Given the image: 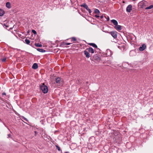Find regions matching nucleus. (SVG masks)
Instances as JSON below:
<instances>
[{
    "mask_svg": "<svg viewBox=\"0 0 153 153\" xmlns=\"http://www.w3.org/2000/svg\"><path fill=\"white\" fill-rule=\"evenodd\" d=\"M4 26H5V24H4Z\"/></svg>",
    "mask_w": 153,
    "mask_h": 153,
    "instance_id": "nucleus-37",
    "label": "nucleus"
},
{
    "mask_svg": "<svg viewBox=\"0 0 153 153\" xmlns=\"http://www.w3.org/2000/svg\"><path fill=\"white\" fill-rule=\"evenodd\" d=\"M71 44V43H65V44L66 45H70Z\"/></svg>",
    "mask_w": 153,
    "mask_h": 153,
    "instance_id": "nucleus-27",
    "label": "nucleus"
},
{
    "mask_svg": "<svg viewBox=\"0 0 153 153\" xmlns=\"http://www.w3.org/2000/svg\"><path fill=\"white\" fill-rule=\"evenodd\" d=\"M88 44L90 45L91 46L95 48H97V46L94 43H89Z\"/></svg>",
    "mask_w": 153,
    "mask_h": 153,
    "instance_id": "nucleus-13",
    "label": "nucleus"
},
{
    "mask_svg": "<svg viewBox=\"0 0 153 153\" xmlns=\"http://www.w3.org/2000/svg\"><path fill=\"white\" fill-rule=\"evenodd\" d=\"M133 0V1H135L136 0Z\"/></svg>",
    "mask_w": 153,
    "mask_h": 153,
    "instance_id": "nucleus-35",
    "label": "nucleus"
},
{
    "mask_svg": "<svg viewBox=\"0 0 153 153\" xmlns=\"http://www.w3.org/2000/svg\"><path fill=\"white\" fill-rule=\"evenodd\" d=\"M111 22L114 25H115V26L118 25V22L117 21L115 20L112 19L111 20Z\"/></svg>",
    "mask_w": 153,
    "mask_h": 153,
    "instance_id": "nucleus-10",
    "label": "nucleus"
},
{
    "mask_svg": "<svg viewBox=\"0 0 153 153\" xmlns=\"http://www.w3.org/2000/svg\"><path fill=\"white\" fill-rule=\"evenodd\" d=\"M83 6L87 10H88L89 13H90L91 12V10L89 9L87 5L86 4H84L83 5Z\"/></svg>",
    "mask_w": 153,
    "mask_h": 153,
    "instance_id": "nucleus-7",
    "label": "nucleus"
},
{
    "mask_svg": "<svg viewBox=\"0 0 153 153\" xmlns=\"http://www.w3.org/2000/svg\"><path fill=\"white\" fill-rule=\"evenodd\" d=\"M94 13H95L97 14L98 15H99L100 12L99 10L98 9H96L94 10Z\"/></svg>",
    "mask_w": 153,
    "mask_h": 153,
    "instance_id": "nucleus-17",
    "label": "nucleus"
},
{
    "mask_svg": "<svg viewBox=\"0 0 153 153\" xmlns=\"http://www.w3.org/2000/svg\"><path fill=\"white\" fill-rule=\"evenodd\" d=\"M103 18V16H100V18H101V19H102Z\"/></svg>",
    "mask_w": 153,
    "mask_h": 153,
    "instance_id": "nucleus-32",
    "label": "nucleus"
},
{
    "mask_svg": "<svg viewBox=\"0 0 153 153\" xmlns=\"http://www.w3.org/2000/svg\"><path fill=\"white\" fill-rule=\"evenodd\" d=\"M115 28L117 30H121V26L120 25H116L115 26Z\"/></svg>",
    "mask_w": 153,
    "mask_h": 153,
    "instance_id": "nucleus-8",
    "label": "nucleus"
},
{
    "mask_svg": "<svg viewBox=\"0 0 153 153\" xmlns=\"http://www.w3.org/2000/svg\"><path fill=\"white\" fill-rule=\"evenodd\" d=\"M6 58H4L3 59H1V60L2 62H5L6 61Z\"/></svg>",
    "mask_w": 153,
    "mask_h": 153,
    "instance_id": "nucleus-22",
    "label": "nucleus"
},
{
    "mask_svg": "<svg viewBox=\"0 0 153 153\" xmlns=\"http://www.w3.org/2000/svg\"><path fill=\"white\" fill-rule=\"evenodd\" d=\"M25 42L28 45L29 44L30 42V41L27 39H25Z\"/></svg>",
    "mask_w": 153,
    "mask_h": 153,
    "instance_id": "nucleus-18",
    "label": "nucleus"
},
{
    "mask_svg": "<svg viewBox=\"0 0 153 153\" xmlns=\"http://www.w3.org/2000/svg\"><path fill=\"white\" fill-rule=\"evenodd\" d=\"M6 27H8V26H6Z\"/></svg>",
    "mask_w": 153,
    "mask_h": 153,
    "instance_id": "nucleus-36",
    "label": "nucleus"
},
{
    "mask_svg": "<svg viewBox=\"0 0 153 153\" xmlns=\"http://www.w3.org/2000/svg\"><path fill=\"white\" fill-rule=\"evenodd\" d=\"M32 32L35 34H36L37 33L36 31L33 30H32Z\"/></svg>",
    "mask_w": 153,
    "mask_h": 153,
    "instance_id": "nucleus-24",
    "label": "nucleus"
},
{
    "mask_svg": "<svg viewBox=\"0 0 153 153\" xmlns=\"http://www.w3.org/2000/svg\"><path fill=\"white\" fill-rule=\"evenodd\" d=\"M37 50L38 51L41 52H44L45 51V50L39 48L37 49Z\"/></svg>",
    "mask_w": 153,
    "mask_h": 153,
    "instance_id": "nucleus-19",
    "label": "nucleus"
},
{
    "mask_svg": "<svg viewBox=\"0 0 153 153\" xmlns=\"http://www.w3.org/2000/svg\"><path fill=\"white\" fill-rule=\"evenodd\" d=\"M6 7L8 8H11V5L10 4L9 2H7L6 4Z\"/></svg>",
    "mask_w": 153,
    "mask_h": 153,
    "instance_id": "nucleus-14",
    "label": "nucleus"
},
{
    "mask_svg": "<svg viewBox=\"0 0 153 153\" xmlns=\"http://www.w3.org/2000/svg\"><path fill=\"white\" fill-rule=\"evenodd\" d=\"M4 11L2 9H0V16H3L4 14Z\"/></svg>",
    "mask_w": 153,
    "mask_h": 153,
    "instance_id": "nucleus-15",
    "label": "nucleus"
},
{
    "mask_svg": "<svg viewBox=\"0 0 153 153\" xmlns=\"http://www.w3.org/2000/svg\"><path fill=\"white\" fill-rule=\"evenodd\" d=\"M6 95V94L5 93V92H3L2 93V95Z\"/></svg>",
    "mask_w": 153,
    "mask_h": 153,
    "instance_id": "nucleus-29",
    "label": "nucleus"
},
{
    "mask_svg": "<svg viewBox=\"0 0 153 153\" xmlns=\"http://www.w3.org/2000/svg\"><path fill=\"white\" fill-rule=\"evenodd\" d=\"M95 16L96 18H98L99 17V15H95Z\"/></svg>",
    "mask_w": 153,
    "mask_h": 153,
    "instance_id": "nucleus-26",
    "label": "nucleus"
},
{
    "mask_svg": "<svg viewBox=\"0 0 153 153\" xmlns=\"http://www.w3.org/2000/svg\"><path fill=\"white\" fill-rule=\"evenodd\" d=\"M64 153H69L68 152H65Z\"/></svg>",
    "mask_w": 153,
    "mask_h": 153,
    "instance_id": "nucleus-34",
    "label": "nucleus"
},
{
    "mask_svg": "<svg viewBox=\"0 0 153 153\" xmlns=\"http://www.w3.org/2000/svg\"><path fill=\"white\" fill-rule=\"evenodd\" d=\"M131 53H135L134 51H131L130 52V56H132V55H131Z\"/></svg>",
    "mask_w": 153,
    "mask_h": 153,
    "instance_id": "nucleus-25",
    "label": "nucleus"
},
{
    "mask_svg": "<svg viewBox=\"0 0 153 153\" xmlns=\"http://www.w3.org/2000/svg\"><path fill=\"white\" fill-rule=\"evenodd\" d=\"M8 138H9V137H11V134H8Z\"/></svg>",
    "mask_w": 153,
    "mask_h": 153,
    "instance_id": "nucleus-28",
    "label": "nucleus"
},
{
    "mask_svg": "<svg viewBox=\"0 0 153 153\" xmlns=\"http://www.w3.org/2000/svg\"><path fill=\"white\" fill-rule=\"evenodd\" d=\"M146 48V46L145 44H143L142 46L140 47L139 49L140 51H143Z\"/></svg>",
    "mask_w": 153,
    "mask_h": 153,
    "instance_id": "nucleus-5",
    "label": "nucleus"
},
{
    "mask_svg": "<svg viewBox=\"0 0 153 153\" xmlns=\"http://www.w3.org/2000/svg\"><path fill=\"white\" fill-rule=\"evenodd\" d=\"M40 88L43 93L45 94L48 92V87L46 85H45L44 83H43L42 85L40 86Z\"/></svg>",
    "mask_w": 153,
    "mask_h": 153,
    "instance_id": "nucleus-1",
    "label": "nucleus"
},
{
    "mask_svg": "<svg viewBox=\"0 0 153 153\" xmlns=\"http://www.w3.org/2000/svg\"><path fill=\"white\" fill-rule=\"evenodd\" d=\"M35 136H36V135L37 134V132H36V131H35Z\"/></svg>",
    "mask_w": 153,
    "mask_h": 153,
    "instance_id": "nucleus-30",
    "label": "nucleus"
},
{
    "mask_svg": "<svg viewBox=\"0 0 153 153\" xmlns=\"http://www.w3.org/2000/svg\"><path fill=\"white\" fill-rule=\"evenodd\" d=\"M55 82L58 85H60L62 84V82L61 80V79L59 77H57L56 79Z\"/></svg>",
    "mask_w": 153,
    "mask_h": 153,
    "instance_id": "nucleus-2",
    "label": "nucleus"
},
{
    "mask_svg": "<svg viewBox=\"0 0 153 153\" xmlns=\"http://www.w3.org/2000/svg\"><path fill=\"white\" fill-rule=\"evenodd\" d=\"M110 33L114 38L116 39L117 38V33L116 31H112Z\"/></svg>",
    "mask_w": 153,
    "mask_h": 153,
    "instance_id": "nucleus-3",
    "label": "nucleus"
},
{
    "mask_svg": "<svg viewBox=\"0 0 153 153\" xmlns=\"http://www.w3.org/2000/svg\"><path fill=\"white\" fill-rule=\"evenodd\" d=\"M106 53L108 56H110L112 54L111 51L109 49H108L106 50Z\"/></svg>",
    "mask_w": 153,
    "mask_h": 153,
    "instance_id": "nucleus-6",
    "label": "nucleus"
},
{
    "mask_svg": "<svg viewBox=\"0 0 153 153\" xmlns=\"http://www.w3.org/2000/svg\"><path fill=\"white\" fill-rule=\"evenodd\" d=\"M132 6L131 5V4L128 5V6L127 7V8H126V11L127 12L130 13L131 11V10H132Z\"/></svg>",
    "mask_w": 153,
    "mask_h": 153,
    "instance_id": "nucleus-4",
    "label": "nucleus"
},
{
    "mask_svg": "<svg viewBox=\"0 0 153 153\" xmlns=\"http://www.w3.org/2000/svg\"><path fill=\"white\" fill-rule=\"evenodd\" d=\"M24 119L25 120H27V119L25 118H24Z\"/></svg>",
    "mask_w": 153,
    "mask_h": 153,
    "instance_id": "nucleus-33",
    "label": "nucleus"
},
{
    "mask_svg": "<svg viewBox=\"0 0 153 153\" xmlns=\"http://www.w3.org/2000/svg\"><path fill=\"white\" fill-rule=\"evenodd\" d=\"M86 50H88L89 52L91 53H94V50L92 48L90 47L86 49Z\"/></svg>",
    "mask_w": 153,
    "mask_h": 153,
    "instance_id": "nucleus-9",
    "label": "nucleus"
},
{
    "mask_svg": "<svg viewBox=\"0 0 153 153\" xmlns=\"http://www.w3.org/2000/svg\"><path fill=\"white\" fill-rule=\"evenodd\" d=\"M107 20L108 21L109 20V17L108 16H107Z\"/></svg>",
    "mask_w": 153,
    "mask_h": 153,
    "instance_id": "nucleus-31",
    "label": "nucleus"
},
{
    "mask_svg": "<svg viewBox=\"0 0 153 153\" xmlns=\"http://www.w3.org/2000/svg\"><path fill=\"white\" fill-rule=\"evenodd\" d=\"M34 69H37L38 68V65L37 63H34L32 67Z\"/></svg>",
    "mask_w": 153,
    "mask_h": 153,
    "instance_id": "nucleus-12",
    "label": "nucleus"
},
{
    "mask_svg": "<svg viewBox=\"0 0 153 153\" xmlns=\"http://www.w3.org/2000/svg\"><path fill=\"white\" fill-rule=\"evenodd\" d=\"M153 8V4L150 5V6L146 7L145 8L146 10H148V9H150L152 8Z\"/></svg>",
    "mask_w": 153,
    "mask_h": 153,
    "instance_id": "nucleus-16",
    "label": "nucleus"
},
{
    "mask_svg": "<svg viewBox=\"0 0 153 153\" xmlns=\"http://www.w3.org/2000/svg\"><path fill=\"white\" fill-rule=\"evenodd\" d=\"M84 54L86 56L87 58H89L90 57V54L88 52V51L86 50H85L84 51Z\"/></svg>",
    "mask_w": 153,
    "mask_h": 153,
    "instance_id": "nucleus-11",
    "label": "nucleus"
},
{
    "mask_svg": "<svg viewBox=\"0 0 153 153\" xmlns=\"http://www.w3.org/2000/svg\"><path fill=\"white\" fill-rule=\"evenodd\" d=\"M35 45L37 47H41L42 46V45L39 43H35Z\"/></svg>",
    "mask_w": 153,
    "mask_h": 153,
    "instance_id": "nucleus-20",
    "label": "nucleus"
},
{
    "mask_svg": "<svg viewBox=\"0 0 153 153\" xmlns=\"http://www.w3.org/2000/svg\"><path fill=\"white\" fill-rule=\"evenodd\" d=\"M56 148H57V149L59 151H60L61 150V149H60V147H59L58 146L56 145Z\"/></svg>",
    "mask_w": 153,
    "mask_h": 153,
    "instance_id": "nucleus-23",
    "label": "nucleus"
},
{
    "mask_svg": "<svg viewBox=\"0 0 153 153\" xmlns=\"http://www.w3.org/2000/svg\"><path fill=\"white\" fill-rule=\"evenodd\" d=\"M71 39L72 41H76V38L75 37H72L71 38Z\"/></svg>",
    "mask_w": 153,
    "mask_h": 153,
    "instance_id": "nucleus-21",
    "label": "nucleus"
}]
</instances>
